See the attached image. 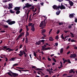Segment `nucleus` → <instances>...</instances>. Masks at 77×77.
Masks as SVG:
<instances>
[{
  "label": "nucleus",
  "mask_w": 77,
  "mask_h": 77,
  "mask_svg": "<svg viewBox=\"0 0 77 77\" xmlns=\"http://www.w3.org/2000/svg\"><path fill=\"white\" fill-rule=\"evenodd\" d=\"M60 9H65V6L61 4V6H58L57 8V9H58V10H59V8Z\"/></svg>",
  "instance_id": "obj_1"
},
{
  "label": "nucleus",
  "mask_w": 77,
  "mask_h": 77,
  "mask_svg": "<svg viewBox=\"0 0 77 77\" xmlns=\"http://www.w3.org/2000/svg\"><path fill=\"white\" fill-rule=\"evenodd\" d=\"M6 22L7 23H8V24H10V25H12V24H15V21H11V20H8L6 21Z\"/></svg>",
  "instance_id": "obj_2"
},
{
  "label": "nucleus",
  "mask_w": 77,
  "mask_h": 77,
  "mask_svg": "<svg viewBox=\"0 0 77 77\" xmlns=\"http://www.w3.org/2000/svg\"><path fill=\"white\" fill-rule=\"evenodd\" d=\"M31 6H32L31 5L29 4L28 3H27L25 4V6H24L23 8V9H25V8H30V7H31Z\"/></svg>",
  "instance_id": "obj_3"
},
{
  "label": "nucleus",
  "mask_w": 77,
  "mask_h": 77,
  "mask_svg": "<svg viewBox=\"0 0 77 77\" xmlns=\"http://www.w3.org/2000/svg\"><path fill=\"white\" fill-rule=\"evenodd\" d=\"M3 48H4V49H5L6 51L8 50L9 52H10V51H14V50H13V49H11V48H8L6 46L3 47Z\"/></svg>",
  "instance_id": "obj_4"
},
{
  "label": "nucleus",
  "mask_w": 77,
  "mask_h": 77,
  "mask_svg": "<svg viewBox=\"0 0 77 77\" xmlns=\"http://www.w3.org/2000/svg\"><path fill=\"white\" fill-rule=\"evenodd\" d=\"M39 26L40 27H42V26H45V21H42L40 23Z\"/></svg>",
  "instance_id": "obj_5"
},
{
  "label": "nucleus",
  "mask_w": 77,
  "mask_h": 77,
  "mask_svg": "<svg viewBox=\"0 0 77 77\" xmlns=\"http://www.w3.org/2000/svg\"><path fill=\"white\" fill-rule=\"evenodd\" d=\"M70 57L71 58H72V57H76V55H75V54H71L70 56Z\"/></svg>",
  "instance_id": "obj_6"
},
{
  "label": "nucleus",
  "mask_w": 77,
  "mask_h": 77,
  "mask_svg": "<svg viewBox=\"0 0 77 77\" xmlns=\"http://www.w3.org/2000/svg\"><path fill=\"white\" fill-rule=\"evenodd\" d=\"M34 26H35V24H33L31 26L32 28L31 30L32 32H34V31H35V28H34Z\"/></svg>",
  "instance_id": "obj_7"
},
{
  "label": "nucleus",
  "mask_w": 77,
  "mask_h": 77,
  "mask_svg": "<svg viewBox=\"0 0 77 77\" xmlns=\"http://www.w3.org/2000/svg\"><path fill=\"white\" fill-rule=\"evenodd\" d=\"M19 53L20 54H18L19 56H20V57H22V56L23 55V52L21 51H20Z\"/></svg>",
  "instance_id": "obj_8"
},
{
  "label": "nucleus",
  "mask_w": 77,
  "mask_h": 77,
  "mask_svg": "<svg viewBox=\"0 0 77 77\" xmlns=\"http://www.w3.org/2000/svg\"><path fill=\"white\" fill-rule=\"evenodd\" d=\"M9 6L8 7V9H10L11 8H12V6L13 5H12V4L10 3L9 4Z\"/></svg>",
  "instance_id": "obj_9"
},
{
  "label": "nucleus",
  "mask_w": 77,
  "mask_h": 77,
  "mask_svg": "<svg viewBox=\"0 0 77 77\" xmlns=\"http://www.w3.org/2000/svg\"><path fill=\"white\" fill-rule=\"evenodd\" d=\"M74 15H75V14H69V17L70 18H73V16Z\"/></svg>",
  "instance_id": "obj_10"
},
{
  "label": "nucleus",
  "mask_w": 77,
  "mask_h": 77,
  "mask_svg": "<svg viewBox=\"0 0 77 77\" xmlns=\"http://www.w3.org/2000/svg\"><path fill=\"white\" fill-rule=\"evenodd\" d=\"M47 47V45H44L42 46V50H46V48H45V47Z\"/></svg>",
  "instance_id": "obj_11"
},
{
  "label": "nucleus",
  "mask_w": 77,
  "mask_h": 77,
  "mask_svg": "<svg viewBox=\"0 0 77 77\" xmlns=\"http://www.w3.org/2000/svg\"><path fill=\"white\" fill-rule=\"evenodd\" d=\"M40 44H41V41L36 42L35 45H39Z\"/></svg>",
  "instance_id": "obj_12"
},
{
  "label": "nucleus",
  "mask_w": 77,
  "mask_h": 77,
  "mask_svg": "<svg viewBox=\"0 0 77 77\" xmlns=\"http://www.w3.org/2000/svg\"><path fill=\"white\" fill-rule=\"evenodd\" d=\"M12 75L14 77H16V76H18V74L16 73H13Z\"/></svg>",
  "instance_id": "obj_13"
},
{
  "label": "nucleus",
  "mask_w": 77,
  "mask_h": 77,
  "mask_svg": "<svg viewBox=\"0 0 77 77\" xmlns=\"http://www.w3.org/2000/svg\"><path fill=\"white\" fill-rule=\"evenodd\" d=\"M20 7H16L14 8V10H15V11H19V10H20Z\"/></svg>",
  "instance_id": "obj_14"
},
{
  "label": "nucleus",
  "mask_w": 77,
  "mask_h": 77,
  "mask_svg": "<svg viewBox=\"0 0 77 77\" xmlns=\"http://www.w3.org/2000/svg\"><path fill=\"white\" fill-rule=\"evenodd\" d=\"M69 4L71 6H73V5H74V3L72 1H69Z\"/></svg>",
  "instance_id": "obj_15"
},
{
  "label": "nucleus",
  "mask_w": 77,
  "mask_h": 77,
  "mask_svg": "<svg viewBox=\"0 0 77 77\" xmlns=\"http://www.w3.org/2000/svg\"><path fill=\"white\" fill-rule=\"evenodd\" d=\"M17 59V57H12L11 58L10 60L11 61H15V60Z\"/></svg>",
  "instance_id": "obj_16"
},
{
  "label": "nucleus",
  "mask_w": 77,
  "mask_h": 77,
  "mask_svg": "<svg viewBox=\"0 0 77 77\" xmlns=\"http://www.w3.org/2000/svg\"><path fill=\"white\" fill-rule=\"evenodd\" d=\"M13 73H12V72H8L7 73V74L10 75V76H11V77H12V75L11 74H13Z\"/></svg>",
  "instance_id": "obj_17"
},
{
  "label": "nucleus",
  "mask_w": 77,
  "mask_h": 77,
  "mask_svg": "<svg viewBox=\"0 0 77 77\" xmlns=\"http://www.w3.org/2000/svg\"><path fill=\"white\" fill-rule=\"evenodd\" d=\"M60 11H57V12L56 13V14L57 15H59V14L60 13Z\"/></svg>",
  "instance_id": "obj_18"
},
{
  "label": "nucleus",
  "mask_w": 77,
  "mask_h": 77,
  "mask_svg": "<svg viewBox=\"0 0 77 77\" xmlns=\"http://www.w3.org/2000/svg\"><path fill=\"white\" fill-rule=\"evenodd\" d=\"M57 6L56 5H54L53 6V8L55 9H56V10H58V9H57Z\"/></svg>",
  "instance_id": "obj_19"
},
{
  "label": "nucleus",
  "mask_w": 77,
  "mask_h": 77,
  "mask_svg": "<svg viewBox=\"0 0 77 77\" xmlns=\"http://www.w3.org/2000/svg\"><path fill=\"white\" fill-rule=\"evenodd\" d=\"M29 33L27 31L26 32V34L25 36L26 37H27L28 36H29Z\"/></svg>",
  "instance_id": "obj_20"
},
{
  "label": "nucleus",
  "mask_w": 77,
  "mask_h": 77,
  "mask_svg": "<svg viewBox=\"0 0 77 77\" xmlns=\"http://www.w3.org/2000/svg\"><path fill=\"white\" fill-rule=\"evenodd\" d=\"M73 72V73H74L75 72L74 71V70L73 69H71V70L69 71V73H71V72Z\"/></svg>",
  "instance_id": "obj_21"
},
{
  "label": "nucleus",
  "mask_w": 77,
  "mask_h": 77,
  "mask_svg": "<svg viewBox=\"0 0 77 77\" xmlns=\"http://www.w3.org/2000/svg\"><path fill=\"white\" fill-rule=\"evenodd\" d=\"M63 48H61L60 49V53H63Z\"/></svg>",
  "instance_id": "obj_22"
},
{
  "label": "nucleus",
  "mask_w": 77,
  "mask_h": 77,
  "mask_svg": "<svg viewBox=\"0 0 77 77\" xmlns=\"http://www.w3.org/2000/svg\"><path fill=\"white\" fill-rule=\"evenodd\" d=\"M70 33L71 35V37H72V38H74V34L71 32Z\"/></svg>",
  "instance_id": "obj_23"
},
{
  "label": "nucleus",
  "mask_w": 77,
  "mask_h": 77,
  "mask_svg": "<svg viewBox=\"0 0 77 77\" xmlns=\"http://www.w3.org/2000/svg\"><path fill=\"white\" fill-rule=\"evenodd\" d=\"M11 0H3V2L4 3H5V2H9V1H11Z\"/></svg>",
  "instance_id": "obj_24"
},
{
  "label": "nucleus",
  "mask_w": 77,
  "mask_h": 77,
  "mask_svg": "<svg viewBox=\"0 0 77 77\" xmlns=\"http://www.w3.org/2000/svg\"><path fill=\"white\" fill-rule=\"evenodd\" d=\"M32 24H33L32 23H29L28 26H29V27H30V26H32Z\"/></svg>",
  "instance_id": "obj_25"
},
{
  "label": "nucleus",
  "mask_w": 77,
  "mask_h": 77,
  "mask_svg": "<svg viewBox=\"0 0 77 77\" xmlns=\"http://www.w3.org/2000/svg\"><path fill=\"white\" fill-rule=\"evenodd\" d=\"M53 40H54V39H53V38L52 37H50L49 39V41H53Z\"/></svg>",
  "instance_id": "obj_26"
},
{
  "label": "nucleus",
  "mask_w": 77,
  "mask_h": 77,
  "mask_svg": "<svg viewBox=\"0 0 77 77\" xmlns=\"http://www.w3.org/2000/svg\"><path fill=\"white\" fill-rule=\"evenodd\" d=\"M21 35H19V36L18 37V38H17V39L16 40H17L18 39H20V38H21Z\"/></svg>",
  "instance_id": "obj_27"
},
{
  "label": "nucleus",
  "mask_w": 77,
  "mask_h": 77,
  "mask_svg": "<svg viewBox=\"0 0 77 77\" xmlns=\"http://www.w3.org/2000/svg\"><path fill=\"white\" fill-rule=\"evenodd\" d=\"M71 41L72 42H76V41H75L73 39H72L71 40Z\"/></svg>",
  "instance_id": "obj_28"
},
{
  "label": "nucleus",
  "mask_w": 77,
  "mask_h": 77,
  "mask_svg": "<svg viewBox=\"0 0 77 77\" xmlns=\"http://www.w3.org/2000/svg\"><path fill=\"white\" fill-rule=\"evenodd\" d=\"M35 70L36 71H39V70H42V69H39V68H36L35 69Z\"/></svg>",
  "instance_id": "obj_29"
},
{
  "label": "nucleus",
  "mask_w": 77,
  "mask_h": 77,
  "mask_svg": "<svg viewBox=\"0 0 77 77\" xmlns=\"http://www.w3.org/2000/svg\"><path fill=\"white\" fill-rule=\"evenodd\" d=\"M45 29H44L42 31V34H43L44 33H45Z\"/></svg>",
  "instance_id": "obj_30"
},
{
  "label": "nucleus",
  "mask_w": 77,
  "mask_h": 77,
  "mask_svg": "<svg viewBox=\"0 0 77 77\" xmlns=\"http://www.w3.org/2000/svg\"><path fill=\"white\" fill-rule=\"evenodd\" d=\"M10 13L11 14H14V11H12V10H10Z\"/></svg>",
  "instance_id": "obj_31"
},
{
  "label": "nucleus",
  "mask_w": 77,
  "mask_h": 77,
  "mask_svg": "<svg viewBox=\"0 0 77 77\" xmlns=\"http://www.w3.org/2000/svg\"><path fill=\"white\" fill-rule=\"evenodd\" d=\"M56 39L58 40L59 39V37H58V35H57L55 37Z\"/></svg>",
  "instance_id": "obj_32"
},
{
  "label": "nucleus",
  "mask_w": 77,
  "mask_h": 77,
  "mask_svg": "<svg viewBox=\"0 0 77 77\" xmlns=\"http://www.w3.org/2000/svg\"><path fill=\"white\" fill-rule=\"evenodd\" d=\"M63 34H62L61 35V38H62V39H65V38H64V37H63Z\"/></svg>",
  "instance_id": "obj_33"
},
{
  "label": "nucleus",
  "mask_w": 77,
  "mask_h": 77,
  "mask_svg": "<svg viewBox=\"0 0 77 77\" xmlns=\"http://www.w3.org/2000/svg\"><path fill=\"white\" fill-rule=\"evenodd\" d=\"M3 27H5V28H8V26L6 25H4Z\"/></svg>",
  "instance_id": "obj_34"
},
{
  "label": "nucleus",
  "mask_w": 77,
  "mask_h": 77,
  "mask_svg": "<svg viewBox=\"0 0 77 77\" xmlns=\"http://www.w3.org/2000/svg\"><path fill=\"white\" fill-rule=\"evenodd\" d=\"M20 11L18 10V11H17L16 12V14H18L20 13Z\"/></svg>",
  "instance_id": "obj_35"
},
{
  "label": "nucleus",
  "mask_w": 77,
  "mask_h": 77,
  "mask_svg": "<svg viewBox=\"0 0 77 77\" xmlns=\"http://www.w3.org/2000/svg\"><path fill=\"white\" fill-rule=\"evenodd\" d=\"M34 56L36 57V52H34Z\"/></svg>",
  "instance_id": "obj_36"
},
{
  "label": "nucleus",
  "mask_w": 77,
  "mask_h": 77,
  "mask_svg": "<svg viewBox=\"0 0 77 77\" xmlns=\"http://www.w3.org/2000/svg\"><path fill=\"white\" fill-rule=\"evenodd\" d=\"M26 43L28 42V39L27 38V37H26Z\"/></svg>",
  "instance_id": "obj_37"
},
{
  "label": "nucleus",
  "mask_w": 77,
  "mask_h": 77,
  "mask_svg": "<svg viewBox=\"0 0 77 77\" xmlns=\"http://www.w3.org/2000/svg\"><path fill=\"white\" fill-rule=\"evenodd\" d=\"M52 59L55 62H56V59H55L54 58H53Z\"/></svg>",
  "instance_id": "obj_38"
},
{
  "label": "nucleus",
  "mask_w": 77,
  "mask_h": 77,
  "mask_svg": "<svg viewBox=\"0 0 77 77\" xmlns=\"http://www.w3.org/2000/svg\"><path fill=\"white\" fill-rule=\"evenodd\" d=\"M51 48H46V49L45 50H51Z\"/></svg>",
  "instance_id": "obj_39"
},
{
  "label": "nucleus",
  "mask_w": 77,
  "mask_h": 77,
  "mask_svg": "<svg viewBox=\"0 0 77 77\" xmlns=\"http://www.w3.org/2000/svg\"><path fill=\"white\" fill-rule=\"evenodd\" d=\"M59 32H60V31L59 30H58L57 32V35L59 33Z\"/></svg>",
  "instance_id": "obj_40"
},
{
  "label": "nucleus",
  "mask_w": 77,
  "mask_h": 77,
  "mask_svg": "<svg viewBox=\"0 0 77 77\" xmlns=\"http://www.w3.org/2000/svg\"><path fill=\"white\" fill-rule=\"evenodd\" d=\"M22 47H23V45L21 44L20 46V48H22Z\"/></svg>",
  "instance_id": "obj_41"
},
{
  "label": "nucleus",
  "mask_w": 77,
  "mask_h": 77,
  "mask_svg": "<svg viewBox=\"0 0 77 77\" xmlns=\"http://www.w3.org/2000/svg\"><path fill=\"white\" fill-rule=\"evenodd\" d=\"M17 68H18V69H24L23 68H21V67H17Z\"/></svg>",
  "instance_id": "obj_42"
},
{
  "label": "nucleus",
  "mask_w": 77,
  "mask_h": 77,
  "mask_svg": "<svg viewBox=\"0 0 77 77\" xmlns=\"http://www.w3.org/2000/svg\"><path fill=\"white\" fill-rule=\"evenodd\" d=\"M67 62V60H65L64 61L63 63H65V62Z\"/></svg>",
  "instance_id": "obj_43"
},
{
  "label": "nucleus",
  "mask_w": 77,
  "mask_h": 77,
  "mask_svg": "<svg viewBox=\"0 0 77 77\" xmlns=\"http://www.w3.org/2000/svg\"><path fill=\"white\" fill-rule=\"evenodd\" d=\"M45 41V40H41V42H42V43H44Z\"/></svg>",
  "instance_id": "obj_44"
},
{
  "label": "nucleus",
  "mask_w": 77,
  "mask_h": 77,
  "mask_svg": "<svg viewBox=\"0 0 77 77\" xmlns=\"http://www.w3.org/2000/svg\"><path fill=\"white\" fill-rule=\"evenodd\" d=\"M24 32H22L20 35H21V36H23V35H24Z\"/></svg>",
  "instance_id": "obj_45"
},
{
  "label": "nucleus",
  "mask_w": 77,
  "mask_h": 77,
  "mask_svg": "<svg viewBox=\"0 0 77 77\" xmlns=\"http://www.w3.org/2000/svg\"><path fill=\"white\" fill-rule=\"evenodd\" d=\"M36 66H32V68H36Z\"/></svg>",
  "instance_id": "obj_46"
},
{
  "label": "nucleus",
  "mask_w": 77,
  "mask_h": 77,
  "mask_svg": "<svg viewBox=\"0 0 77 77\" xmlns=\"http://www.w3.org/2000/svg\"><path fill=\"white\" fill-rule=\"evenodd\" d=\"M60 63L61 64L60 66H63L62 65H63V64H62V62H60Z\"/></svg>",
  "instance_id": "obj_47"
},
{
  "label": "nucleus",
  "mask_w": 77,
  "mask_h": 77,
  "mask_svg": "<svg viewBox=\"0 0 77 77\" xmlns=\"http://www.w3.org/2000/svg\"><path fill=\"white\" fill-rule=\"evenodd\" d=\"M74 49H75V50H77V47L75 46L74 47Z\"/></svg>",
  "instance_id": "obj_48"
},
{
  "label": "nucleus",
  "mask_w": 77,
  "mask_h": 77,
  "mask_svg": "<svg viewBox=\"0 0 77 77\" xmlns=\"http://www.w3.org/2000/svg\"><path fill=\"white\" fill-rule=\"evenodd\" d=\"M42 35H43L45 37H46V36H47V35H45V34H42Z\"/></svg>",
  "instance_id": "obj_49"
},
{
  "label": "nucleus",
  "mask_w": 77,
  "mask_h": 77,
  "mask_svg": "<svg viewBox=\"0 0 77 77\" xmlns=\"http://www.w3.org/2000/svg\"><path fill=\"white\" fill-rule=\"evenodd\" d=\"M52 31V29H51L49 32V34H50V33H51V32Z\"/></svg>",
  "instance_id": "obj_50"
},
{
  "label": "nucleus",
  "mask_w": 77,
  "mask_h": 77,
  "mask_svg": "<svg viewBox=\"0 0 77 77\" xmlns=\"http://www.w3.org/2000/svg\"><path fill=\"white\" fill-rule=\"evenodd\" d=\"M17 65H18V64L15 63V64H14L13 65V66H17Z\"/></svg>",
  "instance_id": "obj_51"
},
{
  "label": "nucleus",
  "mask_w": 77,
  "mask_h": 77,
  "mask_svg": "<svg viewBox=\"0 0 77 77\" xmlns=\"http://www.w3.org/2000/svg\"><path fill=\"white\" fill-rule=\"evenodd\" d=\"M23 54H24V55L25 54H26V53L25 51H23Z\"/></svg>",
  "instance_id": "obj_52"
},
{
  "label": "nucleus",
  "mask_w": 77,
  "mask_h": 77,
  "mask_svg": "<svg viewBox=\"0 0 77 77\" xmlns=\"http://www.w3.org/2000/svg\"><path fill=\"white\" fill-rule=\"evenodd\" d=\"M36 8H35V10H33L32 11H33V12H34L35 13V12H36Z\"/></svg>",
  "instance_id": "obj_53"
},
{
  "label": "nucleus",
  "mask_w": 77,
  "mask_h": 77,
  "mask_svg": "<svg viewBox=\"0 0 77 77\" xmlns=\"http://www.w3.org/2000/svg\"><path fill=\"white\" fill-rule=\"evenodd\" d=\"M66 75H67V74L66 73L64 74L63 75V76H65H65H66Z\"/></svg>",
  "instance_id": "obj_54"
},
{
  "label": "nucleus",
  "mask_w": 77,
  "mask_h": 77,
  "mask_svg": "<svg viewBox=\"0 0 77 77\" xmlns=\"http://www.w3.org/2000/svg\"><path fill=\"white\" fill-rule=\"evenodd\" d=\"M22 31H23V29H21L20 30V31H19L20 33H21V32H22Z\"/></svg>",
  "instance_id": "obj_55"
},
{
  "label": "nucleus",
  "mask_w": 77,
  "mask_h": 77,
  "mask_svg": "<svg viewBox=\"0 0 77 77\" xmlns=\"http://www.w3.org/2000/svg\"><path fill=\"white\" fill-rule=\"evenodd\" d=\"M75 23H77V18H75Z\"/></svg>",
  "instance_id": "obj_56"
},
{
  "label": "nucleus",
  "mask_w": 77,
  "mask_h": 77,
  "mask_svg": "<svg viewBox=\"0 0 77 77\" xmlns=\"http://www.w3.org/2000/svg\"><path fill=\"white\" fill-rule=\"evenodd\" d=\"M1 32H2V33H5V31L4 30H2L1 31Z\"/></svg>",
  "instance_id": "obj_57"
},
{
  "label": "nucleus",
  "mask_w": 77,
  "mask_h": 77,
  "mask_svg": "<svg viewBox=\"0 0 77 77\" xmlns=\"http://www.w3.org/2000/svg\"><path fill=\"white\" fill-rule=\"evenodd\" d=\"M71 38H69L68 40V41L70 42L71 41Z\"/></svg>",
  "instance_id": "obj_58"
},
{
  "label": "nucleus",
  "mask_w": 77,
  "mask_h": 77,
  "mask_svg": "<svg viewBox=\"0 0 77 77\" xmlns=\"http://www.w3.org/2000/svg\"><path fill=\"white\" fill-rule=\"evenodd\" d=\"M68 62H69V63H71V61H70V60H68Z\"/></svg>",
  "instance_id": "obj_59"
},
{
  "label": "nucleus",
  "mask_w": 77,
  "mask_h": 77,
  "mask_svg": "<svg viewBox=\"0 0 77 77\" xmlns=\"http://www.w3.org/2000/svg\"><path fill=\"white\" fill-rule=\"evenodd\" d=\"M34 8H35L34 7H33V6H32V7H31V9H33Z\"/></svg>",
  "instance_id": "obj_60"
},
{
  "label": "nucleus",
  "mask_w": 77,
  "mask_h": 77,
  "mask_svg": "<svg viewBox=\"0 0 77 77\" xmlns=\"http://www.w3.org/2000/svg\"><path fill=\"white\" fill-rule=\"evenodd\" d=\"M71 53V51H69V52H67V54H69V53Z\"/></svg>",
  "instance_id": "obj_61"
},
{
  "label": "nucleus",
  "mask_w": 77,
  "mask_h": 77,
  "mask_svg": "<svg viewBox=\"0 0 77 77\" xmlns=\"http://www.w3.org/2000/svg\"><path fill=\"white\" fill-rule=\"evenodd\" d=\"M24 51H25V52H27V50L26 49H24Z\"/></svg>",
  "instance_id": "obj_62"
},
{
  "label": "nucleus",
  "mask_w": 77,
  "mask_h": 77,
  "mask_svg": "<svg viewBox=\"0 0 77 77\" xmlns=\"http://www.w3.org/2000/svg\"><path fill=\"white\" fill-rule=\"evenodd\" d=\"M73 76V75H71L70 76H67V77H72Z\"/></svg>",
  "instance_id": "obj_63"
},
{
  "label": "nucleus",
  "mask_w": 77,
  "mask_h": 77,
  "mask_svg": "<svg viewBox=\"0 0 77 77\" xmlns=\"http://www.w3.org/2000/svg\"><path fill=\"white\" fill-rule=\"evenodd\" d=\"M59 25L61 26L62 24V23H59Z\"/></svg>",
  "instance_id": "obj_64"
}]
</instances>
